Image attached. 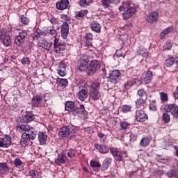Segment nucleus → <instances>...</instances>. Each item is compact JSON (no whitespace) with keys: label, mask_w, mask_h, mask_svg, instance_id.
<instances>
[{"label":"nucleus","mask_w":178,"mask_h":178,"mask_svg":"<svg viewBox=\"0 0 178 178\" xmlns=\"http://www.w3.org/2000/svg\"><path fill=\"white\" fill-rule=\"evenodd\" d=\"M0 41H1L5 47H10V44H12L10 35L6 33L4 31H0Z\"/></svg>","instance_id":"nucleus-9"},{"label":"nucleus","mask_w":178,"mask_h":178,"mask_svg":"<svg viewBox=\"0 0 178 178\" xmlns=\"http://www.w3.org/2000/svg\"><path fill=\"white\" fill-rule=\"evenodd\" d=\"M172 45H173V43H172V42L168 40L167 41L165 45L164 46V49L170 51V49H172Z\"/></svg>","instance_id":"nucleus-57"},{"label":"nucleus","mask_w":178,"mask_h":178,"mask_svg":"<svg viewBox=\"0 0 178 178\" xmlns=\"http://www.w3.org/2000/svg\"><path fill=\"white\" fill-rule=\"evenodd\" d=\"M77 115H81L83 118H85L87 115V111H86V108H84V105L81 104L79 108H76Z\"/></svg>","instance_id":"nucleus-37"},{"label":"nucleus","mask_w":178,"mask_h":178,"mask_svg":"<svg viewBox=\"0 0 178 178\" xmlns=\"http://www.w3.org/2000/svg\"><path fill=\"white\" fill-rule=\"evenodd\" d=\"M31 104L33 108H40V106H41V104H42V96L36 95L35 97L32 98Z\"/></svg>","instance_id":"nucleus-19"},{"label":"nucleus","mask_w":178,"mask_h":178,"mask_svg":"<svg viewBox=\"0 0 178 178\" xmlns=\"http://www.w3.org/2000/svg\"><path fill=\"white\" fill-rule=\"evenodd\" d=\"M138 52H139V55H141L142 56H147V55H148L147 51H145V50H143L142 51H139Z\"/></svg>","instance_id":"nucleus-64"},{"label":"nucleus","mask_w":178,"mask_h":178,"mask_svg":"<svg viewBox=\"0 0 178 178\" xmlns=\"http://www.w3.org/2000/svg\"><path fill=\"white\" fill-rule=\"evenodd\" d=\"M164 123H169L170 122V115L164 113L162 115Z\"/></svg>","instance_id":"nucleus-53"},{"label":"nucleus","mask_w":178,"mask_h":178,"mask_svg":"<svg viewBox=\"0 0 178 178\" xmlns=\"http://www.w3.org/2000/svg\"><path fill=\"white\" fill-rule=\"evenodd\" d=\"M135 118L136 120L138 122H140V123H143L145 122L147 120H148V115L145 113V112L143 109L136 111Z\"/></svg>","instance_id":"nucleus-13"},{"label":"nucleus","mask_w":178,"mask_h":178,"mask_svg":"<svg viewBox=\"0 0 178 178\" xmlns=\"http://www.w3.org/2000/svg\"><path fill=\"white\" fill-rule=\"evenodd\" d=\"M19 19L22 24H24V26H27L29 25V23H30V19L26 15H21Z\"/></svg>","instance_id":"nucleus-46"},{"label":"nucleus","mask_w":178,"mask_h":178,"mask_svg":"<svg viewBox=\"0 0 178 178\" xmlns=\"http://www.w3.org/2000/svg\"><path fill=\"white\" fill-rule=\"evenodd\" d=\"M65 154H58L57 158L55 160V163L57 166H61V165L65 164Z\"/></svg>","instance_id":"nucleus-28"},{"label":"nucleus","mask_w":178,"mask_h":178,"mask_svg":"<svg viewBox=\"0 0 178 178\" xmlns=\"http://www.w3.org/2000/svg\"><path fill=\"white\" fill-rule=\"evenodd\" d=\"M86 47H92V40H86L85 42Z\"/></svg>","instance_id":"nucleus-63"},{"label":"nucleus","mask_w":178,"mask_h":178,"mask_svg":"<svg viewBox=\"0 0 178 178\" xmlns=\"http://www.w3.org/2000/svg\"><path fill=\"white\" fill-rule=\"evenodd\" d=\"M165 112L170 113L175 118H178V106L175 104H167L164 107Z\"/></svg>","instance_id":"nucleus-8"},{"label":"nucleus","mask_w":178,"mask_h":178,"mask_svg":"<svg viewBox=\"0 0 178 178\" xmlns=\"http://www.w3.org/2000/svg\"><path fill=\"white\" fill-rule=\"evenodd\" d=\"M111 163H112V158H106L102 164V170H108V168L111 166Z\"/></svg>","instance_id":"nucleus-29"},{"label":"nucleus","mask_w":178,"mask_h":178,"mask_svg":"<svg viewBox=\"0 0 178 178\" xmlns=\"http://www.w3.org/2000/svg\"><path fill=\"white\" fill-rule=\"evenodd\" d=\"M40 35H41V34L40 33V31H38L34 32V33H33L34 38H36V40H38V38H40Z\"/></svg>","instance_id":"nucleus-62"},{"label":"nucleus","mask_w":178,"mask_h":178,"mask_svg":"<svg viewBox=\"0 0 178 178\" xmlns=\"http://www.w3.org/2000/svg\"><path fill=\"white\" fill-rule=\"evenodd\" d=\"M58 136L63 138L67 137L68 136L70 138H72V137H75L76 132L72 133L69 126H64L60 129Z\"/></svg>","instance_id":"nucleus-6"},{"label":"nucleus","mask_w":178,"mask_h":178,"mask_svg":"<svg viewBox=\"0 0 178 178\" xmlns=\"http://www.w3.org/2000/svg\"><path fill=\"white\" fill-rule=\"evenodd\" d=\"M93 2L94 1L92 0H80L79 5L83 8H86V6H91Z\"/></svg>","instance_id":"nucleus-39"},{"label":"nucleus","mask_w":178,"mask_h":178,"mask_svg":"<svg viewBox=\"0 0 178 178\" xmlns=\"http://www.w3.org/2000/svg\"><path fill=\"white\" fill-rule=\"evenodd\" d=\"M60 19L65 21L63 23H67V24H70V17L67 16V15L61 14Z\"/></svg>","instance_id":"nucleus-49"},{"label":"nucleus","mask_w":178,"mask_h":178,"mask_svg":"<svg viewBox=\"0 0 178 178\" xmlns=\"http://www.w3.org/2000/svg\"><path fill=\"white\" fill-rule=\"evenodd\" d=\"M136 8L129 7V8H127V10L124 11V13H122V19L124 20H129V19H130L131 17H133V16L136 15Z\"/></svg>","instance_id":"nucleus-14"},{"label":"nucleus","mask_w":178,"mask_h":178,"mask_svg":"<svg viewBox=\"0 0 178 178\" xmlns=\"http://www.w3.org/2000/svg\"><path fill=\"white\" fill-rule=\"evenodd\" d=\"M13 165L17 169H23V168H24V163L19 158H16L13 161Z\"/></svg>","instance_id":"nucleus-34"},{"label":"nucleus","mask_w":178,"mask_h":178,"mask_svg":"<svg viewBox=\"0 0 178 178\" xmlns=\"http://www.w3.org/2000/svg\"><path fill=\"white\" fill-rule=\"evenodd\" d=\"M88 13V11L87 10H81L76 13V19H79V20L83 19L85 15H87Z\"/></svg>","instance_id":"nucleus-42"},{"label":"nucleus","mask_w":178,"mask_h":178,"mask_svg":"<svg viewBox=\"0 0 178 178\" xmlns=\"http://www.w3.org/2000/svg\"><path fill=\"white\" fill-rule=\"evenodd\" d=\"M175 62H176L175 57H170L165 60V65L167 67H171L175 65Z\"/></svg>","instance_id":"nucleus-40"},{"label":"nucleus","mask_w":178,"mask_h":178,"mask_svg":"<svg viewBox=\"0 0 178 178\" xmlns=\"http://www.w3.org/2000/svg\"><path fill=\"white\" fill-rule=\"evenodd\" d=\"M75 154H76V151L73 149H69L67 153L68 158H70V159H72V158H74Z\"/></svg>","instance_id":"nucleus-56"},{"label":"nucleus","mask_w":178,"mask_h":178,"mask_svg":"<svg viewBox=\"0 0 178 178\" xmlns=\"http://www.w3.org/2000/svg\"><path fill=\"white\" fill-rule=\"evenodd\" d=\"M56 6L59 10H65L69 6V0H60L56 3Z\"/></svg>","instance_id":"nucleus-21"},{"label":"nucleus","mask_w":178,"mask_h":178,"mask_svg":"<svg viewBox=\"0 0 178 178\" xmlns=\"http://www.w3.org/2000/svg\"><path fill=\"white\" fill-rule=\"evenodd\" d=\"M49 22L53 24V26H58L60 24V21H59V18H56L55 17H49Z\"/></svg>","instance_id":"nucleus-41"},{"label":"nucleus","mask_w":178,"mask_h":178,"mask_svg":"<svg viewBox=\"0 0 178 178\" xmlns=\"http://www.w3.org/2000/svg\"><path fill=\"white\" fill-rule=\"evenodd\" d=\"M152 79H154V74L152 73V71L148 70L143 78L145 83L146 84H149Z\"/></svg>","instance_id":"nucleus-25"},{"label":"nucleus","mask_w":178,"mask_h":178,"mask_svg":"<svg viewBox=\"0 0 178 178\" xmlns=\"http://www.w3.org/2000/svg\"><path fill=\"white\" fill-rule=\"evenodd\" d=\"M138 95H139V97H140V98L147 99V92H145V90H144V89L138 90Z\"/></svg>","instance_id":"nucleus-48"},{"label":"nucleus","mask_w":178,"mask_h":178,"mask_svg":"<svg viewBox=\"0 0 178 178\" xmlns=\"http://www.w3.org/2000/svg\"><path fill=\"white\" fill-rule=\"evenodd\" d=\"M115 55L118 56V58H124V54H122V51L118 50L115 52Z\"/></svg>","instance_id":"nucleus-61"},{"label":"nucleus","mask_w":178,"mask_h":178,"mask_svg":"<svg viewBox=\"0 0 178 178\" xmlns=\"http://www.w3.org/2000/svg\"><path fill=\"white\" fill-rule=\"evenodd\" d=\"M60 34L63 40H66L69 35V24L67 22H63L60 26Z\"/></svg>","instance_id":"nucleus-18"},{"label":"nucleus","mask_w":178,"mask_h":178,"mask_svg":"<svg viewBox=\"0 0 178 178\" xmlns=\"http://www.w3.org/2000/svg\"><path fill=\"white\" fill-rule=\"evenodd\" d=\"M66 49V44L65 43H60L59 38H54V51L58 55L63 54V51Z\"/></svg>","instance_id":"nucleus-5"},{"label":"nucleus","mask_w":178,"mask_h":178,"mask_svg":"<svg viewBox=\"0 0 178 178\" xmlns=\"http://www.w3.org/2000/svg\"><path fill=\"white\" fill-rule=\"evenodd\" d=\"M178 175V170H170L167 172L168 177L173 178L176 177Z\"/></svg>","instance_id":"nucleus-45"},{"label":"nucleus","mask_w":178,"mask_h":178,"mask_svg":"<svg viewBox=\"0 0 178 178\" xmlns=\"http://www.w3.org/2000/svg\"><path fill=\"white\" fill-rule=\"evenodd\" d=\"M101 65H99V62L97 60H93L90 62L88 67V74H91V73H95L97 70L100 69Z\"/></svg>","instance_id":"nucleus-15"},{"label":"nucleus","mask_w":178,"mask_h":178,"mask_svg":"<svg viewBox=\"0 0 178 178\" xmlns=\"http://www.w3.org/2000/svg\"><path fill=\"white\" fill-rule=\"evenodd\" d=\"M121 129L123 130H127V129H130V123L127 122L122 121L120 123Z\"/></svg>","instance_id":"nucleus-50"},{"label":"nucleus","mask_w":178,"mask_h":178,"mask_svg":"<svg viewBox=\"0 0 178 178\" xmlns=\"http://www.w3.org/2000/svg\"><path fill=\"white\" fill-rule=\"evenodd\" d=\"M8 170H9V168L8 167V163H0V175H5V173H6Z\"/></svg>","instance_id":"nucleus-38"},{"label":"nucleus","mask_w":178,"mask_h":178,"mask_svg":"<svg viewBox=\"0 0 178 178\" xmlns=\"http://www.w3.org/2000/svg\"><path fill=\"white\" fill-rule=\"evenodd\" d=\"M175 30L173 26H169L165 28L161 33H160V40H165V35H168V34H170Z\"/></svg>","instance_id":"nucleus-26"},{"label":"nucleus","mask_w":178,"mask_h":178,"mask_svg":"<svg viewBox=\"0 0 178 178\" xmlns=\"http://www.w3.org/2000/svg\"><path fill=\"white\" fill-rule=\"evenodd\" d=\"M38 141L40 145H47V141H48V136L46 132L38 133Z\"/></svg>","instance_id":"nucleus-20"},{"label":"nucleus","mask_w":178,"mask_h":178,"mask_svg":"<svg viewBox=\"0 0 178 178\" xmlns=\"http://www.w3.org/2000/svg\"><path fill=\"white\" fill-rule=\"evenodd\" d=\"M45 31H47V34H49V35H54V37L56 38L57 32H56V29H55L54 26H52V28L51 27L47 28V30H45Z\"/></svg>","instance_id":"nucleus-44"},{"label":"nucleus","mask_w":178,"mask_h":178,"mask_svg":"<svg viewBox=\"0 0 178 178\" xmlns=\"http://www.w3.org/2000/svg\"><path fill=\"white\" fill-rule=\"evenodd\" d=\"M90 29L94 33H101V29H102V26L97 21H92L90 23Z\"/></svg>","instance_id":"nucleus-23"},{"label":"nucleus","mask_w":178,"mask_h":178,"mask_svg":"<svg viewBox=\"0 0 178 178\" xmlns=\"http://www.w3.org/2000/svg\"><path fill=\"white\" fill-rule=\"evenodd\" d=\"M149 110L154 112V111H156V100H152L150 102L149 104Z\"/></svg>","instance_id":"nucleus-52"},{"label":"nucleus","mask_w":178,"mask_h":178,"mask_svg":"<svg viewBox=\"0 0 178 178\" xmlns=\"http://www.w3.org/2000/svg\"><path fill=\"white\" fill-rule=\"evenodd\" d=\"M27 36V31H23L22 32H19V35L15 37L14 42L15 45L18 47H23V44H24V41H26V37Z\"/></svg>","instance_id":"nucleus-10"},{"label":"nucleus","mask_w":178,"mask_h":178,"mask_svg":"<svg viewBox=\"0 0 178 178\" xmlns=\"http://www.w3.org/2000/svg\"><path fill=\"white\" fill-rule=\"evenodd\" d=\"M131 0H125L122 2L121 5L119 7L120 12H123V10H125V9H127L128 8H130V6L131 5Z\"/></svg>","instance_id":"nucleus-27"},{"label":"nucleus","mask_w":178,"mask_h":178,"mask_svg":"<svg viewBox=\"0 0 178 178\" xmlns=\"http://www.w3.org/2000/svg\"><path fill=\"white\" fill-rule=\"evenodd\" d=\"M56 83L59 87H62L63 88H66L68 84L67 79L62 78H57Z\"/></svg>","instance_id":"nucleus-32"},{"label":"nucleus","mask_w":178,"mask_h":178,"mask_svg":"<svg viewBox=\"0 0 178 178\" xmlns=\"http://www.w3.org/2000/svg\"><path fill=\"white\" fill-rule=\"evenodd\" d=\"M133 86V80L129 79L124 83V90H130V88Z\"/></svg>","instance_id":"nucleus-51"},{"label":"nucleus","mask_w":178,"mask_h":178,"mask_svg":"<svg viewBox=\"0 0 178 178\" xmlns=\"http://www.w3.org/2000/svg\"><path fill=\"white\" fill-rule=\"evenodd\" d=\"M78 98L80 101H86V99L88 98V93L87 92V90L84 89L80 90L78 93Z\"/></svg>","instance_id":"nucleus-31"},{"label":"nucleus","mask_w":178,"mask_h":178,"mask_svg":"<svg viewBox=\"0 0 178 178\" xmlns=\"http://www.w3.org/2000/svg\"><path fill=\"white\" fill-rule=\"evenodd\" d=\"M90 165L91 166V168H101V163H99V162L96 161L95 160L90 161Z\"/></svg>","instance_id":"nucleus-55"},{"label":"nucleus","mask_w":178,"mask_h":178,"mask_svg":"<svg viewBox=\"0 0 178 178\" xmlns=\"http://www.w3.org/2000/svg\"><path fill=\"white\" fill-rule=\"evenodd\" d=\"M94 145L100 154H108V152H109V147L105 145L95 143Z\"/></svg>","instance_id":"nucleus-24"},{"label":"nucleus","mask_w":178,"mask_h":178,"mask_svg":"<svg viewBox=\"0 0 178 178\" xmlns=\"http://www.w3.org/2000/svg\"><path fill=\"white\" fill-rule=\"evenodd\" d=\"M149 141H151V139H149V137L148 136L142 138L140 142V147H147V145L149 144Z\"/></svg>","instance_id":"nucleus-43"},{"label":"nucleus","mask_w":178,"mask_h":178,"mask_svg":"<svg viewBox=\"0 0 178 178\" xmlns=\"http://www.w3.org/2000/svg\"><path fill=\"white\" fill-rule=\"evenodd\" d=\"M12 144V139L8 135L0 138V148H8Z\"/></svg>","instance_id":"nucleus-16"},{"label":"nucleus","mask_w":178,"mask_h":178,"mask_svg":"<svg viewBox=\"0 0 178 178\" xmlns=\"http://www.w3.org/2000/svg\"><path fill=\"white\" fill-rule=\"evenodd\" d=\"M161 100L162 101V102H165L166 101H168V95L163 92H161Z\"/></svg>","instance_id":"nucleus-59"},{"label":"nucleus","mask_w":178,"mask_h":178,"mask_svg":"<svg viewBox=\"0 0 178 178\" xmlns=\"http://www.w3.org/2000/svg\"><path fill=\"white\" fill-rule=\"evenodd\" d=\"M131 106H130V105H127V104H126V105H123L122 106V112L124 113H129V112H131Z\"/></svg>","instance_id":"nucleus-54"},{"label":"nucleus","mask_w":178,"mask_h":178,"mask_svg":"<svg viewBox=\"0 0 178 178\" xmlns=\"http://www.w3.org/2000/svg\"><path fill=\"white\" fill-rule=\"evenodd\" d=\"M110 152L112 154L115 161H118V162H122V161H123L122 153V152L118 150V149L111 147L110 149Z\"/></svg>","instance_id":"nucleus-17"},{"label":"nucleus","mask_w":178,"mask_h":178,"mask_svg":"<svg viewBox=\"0 0 178 178\" xmlns=\"http://www.w3.org/2000/svg\"><path fill=\"white\" fill-rule=\"evenodd\" d=\"M108 79L111 81V83H113L114 84H116L119 80L122 79V74H120V72L118 70H114L109 74Z\"/></svg>","instance_id":"nucleus-11"},{"label":"nucleus","mask_w":178,"mask_h":178,"mask_svg":"<svg viewBox=\"0 0 178 178\" xmlns=\"http://www.w3.org/2000/svg\"><path fill=\"white\" fill-rule=\"evenodd\" d=\"M101 3L104 9H109L111 8V3L110 0H102Z\"/></svg>","instance_id":"nucleus-47"},{"label":"nucleus","mask_w":178,"mask_h":178,"mask_svg":"<svg viewBox=\"0 0 178 178\" xmlns=\"http://www.w3.org/2000/svg\"><path fill=\"white\" fill-rule=\"evenodd\" d=\"M37 137V134L35 131H30L29 134H22V136L20 141V145L23 148H26V145H29L30 140H35Z\"/></svg>","instance_id":"nucleus-3"},{"label":"nucleus","mask_w":178,"mask_h":178,"mask_svg":"<svg viewBox=\"0 0 178 178\" xmlns=\"http://www.w3.org/2000/svg\"><path fill=\"white\" fill-rule=\"evenodd\" d=\"M29 176L32 178H41L42 177V172L37 170H31L29 171Z\"/></svg>","instance_id":"nucleus-33"},{"label":"nucleus","mask_w":178,"mask_h":178,"mask_svg":"<svg viewBox=\"0 0 178 178\" xmlns=\"http://www.w3.org/2000/svg\"><path fill=\"white\" fill-rule=\"evenodd\" d=\"M85 38L86 40H90L92 41L94 36L92 35V33H88L85 35Z\"/></svg>","instance_id":"nucleus-60"},{"label":"nucleus","mask_w":178,"mask_h":178,"mask_svg":"<svg viewBox=\"0 0 178 178\" xmlns=\"http://www.w3.org/2000/svg\"><path fill=\"white\" fill-rule=\"evenodd\" d=\"M36 115L33 113V111H26L24 115L22 118L19 117L17 118V123H21L24 124H27L28 123H31V122H34L35 120Z\"/></svg>","instance_id":"nucleus-2"},{"label":"nucleus","mask_w":178,"mask_h":178,"mask_svg":"<svg viewBox=\"0 0 178 178\" xmlns=\"http://www.w3.org/2000/svg\"><path fill=\"white\" fill-rule=\"evenodd\" d=\"M101 88V83L99 81H93L89 88V98L92 101H98L101 98V92L99 89Z\"/></svg>","instance_id":"nucleus-1"},{"label":"nucleus","mask_w":178,"mask_h":178,"mask_svg":"<svg viewBox=\"0 0 178 178\" xmlns=\"http://www.w3.org/2000/svg\"><path fill=\"white\" fill-rule=\"evenodd\" d=\"M90 56L87 54H81V59L79 60V70L81 72H86L88 73V62H90Z\"/></svg>","instance_id":"nucleus-4"},{"label":"nucleus","mask_w":178,"mask_h":178,"mask_svg":"<svg viewBox=\"0 0 178 178\" xmlns=\"http://www.w3.org/2000/svg\"><path fill=\"white\" fill-rule=\"evenodd\" d=\"M30 58L29 57H23V58L21 60V63L22 65H30Z\"/></svg>","instance_id":"nucleus-58"},{"label":"nucleus","mask_w":178,"mask_h":178,"mask_svg":"<svg viewBox=\"0 0 178 178\" xmlns=\"http://www.w3.org/2000/svg\"><path fill=\"white\" fill-rule=\"evenodd\" d=\"M147 20L148 23H154V22H156V12H151L147 17Z\"/></svg>","instance_id":"nucleus-35"},{"label":"nucleus","mask_w":178,"mask_h":178,"mask_svg":"<svg viewBox=\"0 0 178 178\" xmlns=\"http://www.w3.org/2000/svg\"><path fill=\"white\" fill-rule=\"evenodd\" d=\"M145 99H143V98L138 99L135 102L136 108H139L140 109H141V108L143 109L144 105H145Z\"/></svg>","instance_id":"nucleus-36"},{"label":"nucleus","mask_w":178,"mask_h":178,"mask_svg":"<svg viewBox=\"0 0 178 178\" xmlns=\"http://www.w3.org/2000/svg\"><path fill=\"white\" fill-rule=\"evenodd\" d=\"M39 45L42 48H44V49L49 51V49H51V47H52V42H48L47 40H42L39 42Z\"/></svg>","instance_id":"nucleus-30"},{"label":"nucleus","mask_w":178,"mask_h":178,"mask_svg":"<svg viewBox=\"0 0 178 178\" xmlns=\"http://www.w3.org/2000/svg\"><path fill=\"white\" fill-rule=\"evenodd\" d=\"M57 71L59 76L61 77H65L67 73V65L63 63H60Z\"/></svg>","instance_id":"nucleus-22"},{"label":"nucleus","mask_w":178,"mask_h":178,"mask_svg":"<svg viewBox=\"0 0 178 178\" xmlns=\"http://www.w3.org/2000/svg\"><path fill=\"white\" fill-rule=\"evenodd\" d=\"M65 110L73 115V116H77V107L74 105V102L68 101L65 104Z\"/></svg>","instance_id":"nucleus-7"},{"label":"nucleus","mask_w":178,"mask_h":178,"mask_svg":"<svg viewBox=\"0 0 178 178\" xmlns=\"http://www.w3.org/2000/svg\"><path fill=\"white\" fill-rule=\"evenodd\" d=\"M22 122H18L17 124L16 129L17 131L19 133H24V134H30V131H35L34 128L31 127L29 125H24L23 124H21Z\"/></svg>","instance_id":"nucleus-12"}]
</instances>
